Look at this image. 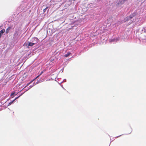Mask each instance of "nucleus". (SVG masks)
<instances>
[{"label":"nucleus","instance_id":"nucleus-13","mask_svg":"<svg viewBox=\"0 0 146 146\" xmlns=\"http://www.w3.org/2000/svg\"><path fill=\"white\" fill-rule=\"evenodd\" d=\"M40 76V75H38V76H37L36 77V78H38V77H39Z\"/></svg>","mask_w":146,"mask_h":146},{"label":"nucleus","instance_id":"nucleus-7","mask_svg":"<svg viewBox=\"0 0 146 146\" xmlns=\"http://www.w3.org/2000/svg\"><path fill=\"white\" fill-rule=\"evenodd\" d=\"M71 53L70 52H68L67 54H65L64 55V56L65 57H67L69 56L70 54Z\"/></svg>","mask_w":146,"mask_h":146},{"label":"nucleus","instance_id":"nucleus-3","mask_svg":"<svg viewBox=\"0 0 146 146\" xmlns=\"http://www.w3.org/2000/svg\"><path fill=\"white\" fill-rule=\"evenodd\" d=\"M33 40L32 41V42H36V44L38 42L39 40L36 37H34L33 39Z\"/></svg>","mask_w":146,"mask_h":146},{"label":"nucleus","instance_id":"nucleus-1","mask_svg":"<svg viewBox=\"0 0 146 146\" xmlns=\"http://www.w3.org/2000/svg\"><path fill=\"white\" fill-rule=\"evenodd\" d=\"M135 15L134 14L131 15L127 17L125 19V20L126 21H128L131 19L133 17L135 16Z\"/></svg>","mask_w":146,"mask_h":146},{"label":"nucleus","instance_id":"nucleus-5","mask_svg":"<svg viewBox=\"0 0 146 146\" xmlns=\"http://www.w3.org/2000/svg\"><path fill=\"white\" fill-rule=\"evenodd\" d=\"M11 27H9L6 30L5 33L7 34L9 32V30L11 29Z\"/></svg>","mask_w":146,"mask_h":146},{"label":"nucleus","instance_id":"nucleus-2","mask_svg":"<svg viewBox=\"0 0 146 146\" xmlns=\"http://www.w3.org/2000/svg\"><path fill=\"white\" fill-rule=\"evenodd\" d=\"M35 44H36V42H29L27 47L29 48V46H33Z\"/></svg>","mask_w":146,"mask_h":146},{"label":"nucleus","instance_id":"nucleus-12","mask_svg":"<svg viewBox=\"0 0 146 146\" xmlns=\"http://www.w3.org/2000/svg\"><path fill=\"white\" fill-rule=\"evenodd\" d=\"M40 76V75H38V76H37L36 77V78H38V77H39Z\"/></svg>","mask_w":146,"mask_h":146},{"label":"nucleus","instance_id":"nucleus-6","mask_svg":"<svg viewBox=\"0 0 146 146\" xmlns=\"http://www.w3.org/2000/svg\"><path fill=\"white\" fill-rule=\"evenodd\" d=\"M18 98V97H17V98H15V99L14 100H13L11 102H10L9 103V104H8V106H10V105H11V104H13V102H14V101H15V100L16 99H17V98Z\"/></svg>","mask_w":146,"mask_h":146},{"label":"nucleus","instance_id":"nucleus-15","mask_svg":"<svg viewBox=\"0 0 146 146\" xmlns=\"http://www.w3.org/2000/svg\"><path fill=\"white\" fill-rule=\"evenodd\" d=\"M113 41V40H111V42L112 41Z\"/></svg>","mask_w":146,"mask_h":146},{"label":"nucleus","instance_id":"nucleus-10","mask_svg":"<svg viewBox=\"0 0 146 146\" xmlns=\"http://www.w3.org/2000/svg\"><path fill=\"white\" fill-rule=\"evenodd\" d=\"M32 81L30 82H29V83H28L27 85L25 87V88L26 86H28L29 84H30L31 83Z\"/></svg>","mask_w":146,"mask_h":146},{"label":"nucleus","instance_id":"nucleus-8","mask_svg":"<svg viewBox=\"0 0 146 146\" xmlns=\"http://www.w3.org/2000/svg\"><path fill=\"white\" fill-rule=\"evenodd\" d=\"M48 8V7H46L45 9H43V13H44L46 12V10Z\"/></svg>","mask_w":146,"mask_h":146},{"label":"nucleus","instance_id":"nucleus-11","mask_svg":"<svg viewBox=\"0 0 146 146\" xmlns=\"http://www.w3.org/2000/svg\"><path fill=\"white\" fill-rule=\"evenodd\" d=\"M43 71H42V72H41V73L40 74H39V75H41V74L43 73Z\"/></svg>","mask_w":146,"mask_h":146},{"label":"nucleus","instance_id":"nucleus-16","mask_svg":"<svg viewBox=\"0 0 146 146\" xmlns=\"http://www.w3.org/2000/svg\"><path fill=\"white\" fill-rule=\"evenodd\" d=\"M121 135H119V136L118 137H119V136H121Z\"/></svg>","mask_w":146,"mask_h":146},{"label":"nucleus","instance_id":"nucleus-4","mask_svg":"<svg viewBox=\"0 0 146 146\" xmlns=\"http://www.w3.org/2000/svg\"><path fill=\"white\" fill-rule=\"evenodd\" d=\"M5 29H3L1 31H0V38L2 35L5 32Z\"/></svg>","mask_w":146,"mask_h":146},{"label":"nucleus","instance_id":"nucleus-9","mask_svg":"<svg viewBox=\"0 0 146 146\" xmlns=\"http://www.w3.org/2000/svg\"><path fill=\"white\" fill-rule=\"evenodd\" d=\"M15 94V92H12L11 94V96H13Z\"/></svg>","mask_w":146,"mask_h":146},{"label":"nucleus","instance_id":"nucleus-14","mask_svg":"<svg viewBox=\"0 0 146 146\" xmlns=\"http://www.w3.org/2000/svg\"><path fill=\"white\" fill-rule=\"evenodd\" d=\"M33 86H33H30V87L29 88H31V87H32V86Z\"/></svg>","mask_w":146,"mask_h":146}]
</instances>
